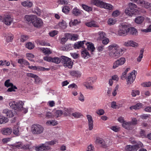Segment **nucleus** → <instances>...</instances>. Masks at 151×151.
I'll return each mask as SVG.
<instances>
[{
    "label": "nucleus",
    "instance_id": "obj_30",
    "mask_svg": "<svg viewBox=\"0 0 151 151\" xmlns=\"http://www.w3.org/2000/svg\"><path fill=\"white\" fill-rule=\"evenodd\" d=\"M128 30V33H129L131 34L134 35H136L137 33V30L134 27H129Z\"/></svg>",
    "mask_w": 151,
    "mask_h": 151
},
{
    "label": "nucleus",
    "instance_id": "obj_28",
    "mask_svg": "<svg viewBox=\"0 0 151 151\" xmlns=\"http://www.w3.org/2000/svg\"><path fill=\"white\" fill-rule=\"evenodd\" d=\"M19 127L17 125L15 126L13 129V133L16 136H19L20 135V132L19 130Z\"/></svg>",
    "mask_w": 151,
    "mask_h": 151
},
{
    "label": "nucleus",
    "instance_id": "obj_13",
    "mask_svg": "<svg viewBox=\"0 0 151 151\" xmlns=\"http://www.w3.org/2000/svg\"><path fill=\"white\" fill-rule=\"evenodd\" d=\"M122 50L110 52H109V55L111 57L115 59H116L122 55Z\"/></svg>",
    "mask_w": 151,
    "mask_h": 151
},
{
    "label": "nucleus",
    "instance_id": "obj_52",
    "mask_svg": "<svg viewBox=\"0 0 151 151\" xmlns=\"http://www.w3.org/2000/svg\"><path fill=\"white\" fill-rule=\"evenodd\" d=\"M70 8L69 7L67 6H65L62 9V12L65 13H67L69 11Z\"/></svg>",
    "mask_w": 151,
    "mask_h": 151
},
{
    "label": "nucleus",
    "instance_id": "obj_42",
    "mask_svg": "<svg viewBox=\"0 0 151 151\" xmlns=\"http://www.w3.org/2000/svg\"><path fill=\"white\" fill-rule=\"evenodd\" d=\"M16 104H17V102L14 101H11L9 104V105L10 107L15 109H16Z\"/></svg>",
    "mask_w": 151,
    "mask_h": 151
},
{
    "label": "nucleus",
    "instance_id": "obj_53",
    "mask_svg": "<svg viewBox=\"0 0 151 151\" xmlns=\"http://www.w3.org/2000/svg\"><path fill=\"white\" fill-rule=\"evenodd\" d=\"M139 91L138 90H132L131 94L132 96L135 97L137 95H139Z\"/></svg>",
    "mask_w": 151,
    "mask_h": 151
},
{
    "label": "nucleus",
    "instance_id": "obj_5",
    "mask_svg": "<svg viewBox=\"0 0 151 151\" xmlns=\"http://www.w3.org/2000/svg\"><path fill=\"white\" fill-rule=\"evenodd\" d=\"M13 18L10 15H4L0 16V21L2 22L4 24L7 25H10L13 22Z\"/></svg>",
    "mask_w": 151,
    "mask_h": 151
},
{
    "label": "nucleus",
    "instance_id": "obj_6",
    "mask_svg": "<svg viewBox=\"0 0 151 151\" xmlns=\"http://www.w3.org/2000/svg\"><path fill=\"white\" fill-rule=\"evenodd\" d=\"M129 27L127 25L122 24L120 26L118 31V34L119 36L127 35L128 32Z\"/></svg>",
    "mask_w": 151,
    "mask_h": 151
},
{
    "label": "nucleus",
    "instance_id": "obj_35",
    "mask_svg": "<svg viewBox=\"0 0 151 151\" xmlns=\"http://www.w3.org/2000/svg\"><path fill=\"white\" fill-rule=\"evenodd\" d=\"M9 121L8 119L2 115L0 116V124L2 123H5Z\"/></svg>",
    "mask_w": 151,
    "mask_h": 151
},
{
    "label": "nucleus",
    "instance_id": "obj_37",
    "mask_svg": "<svg viewBox=\"0 0 151 151\" xmlns=\"http://www.w3.org/2000/svg\"><path fill=\"white\" fill-rule=\"evenodd\" d=\"M72 109H68L67 108H65L63 112V114L65 116H67L69 114H71V113Z\"/></svg>",
    "mask_w": 151,
    "mask_h": 151
},
{
    "label": "nucleus",
    "instance_id": "obj_4",
    "mask_svg": "<svg viewBox=\"0 0 151 151\" xmlns=\"http://www.w3.org/2000/svg\"><path fill=\"white\" fill-rule=\"evenodd\" d=\"M61 62L65 68H71L72 67L73 62L70 58L64 56H61Z\"/></svg>",
    "mask_w": 151,
    "mask_h": 151
},
{
    "label": "nucleus",
    "instance_id": "obj_49",
    "mask_svg": "<svg viewBox=\"0 0 151 151\" xmlns=\"http://www.w3.org/2000/svg\"><path fill=\"white\" fill-rule=\"evenodd\" d=\"M33 12L38 15L39 16L40 14V10L37 7H36L34 8V10H33Z\"/></svg>",
    "mask_w": 151,
    "mask_h": 151
},
{
    "label": "nucleus",
    "instance_id": "obj_18",
    "mask_svg": "<svg viewBox=\"0 0 151 151\" xmlns=\"http://www.w3.org/2000/svg\"><path fill=\"white\" fill-rule=\"evenodd\" d=\"M96 143L98 144H100L104 147H106L107 146V145L106 143L103 139L101 138H98L96 139Z\"/></svg>",
    "mask_w": 151,
    "mask_h": 151
},
{
    "label": "nucleus",
    "instance_id": "obj_34",
    "mask_svg": "<svg viewBox=\"0 0 151 151\" xmlns=\"http://www.w3.org/2000/svg\"><path fill=\"white\" fill-rule=\"evenodd\" d=\"M58 25L61 28L63 29H65L67 27V24L66 22L63 20L59 22L58 23Z\"/></svg>",
    "mask_w": 151,
    "mask_h": 151
},
{
    "label": "nucleus",
    "instance_id": "obj_23",
    "mask_svg": "<svg viewBox=\"0 0 151 151\" xmlns=\"http://www.w3.org/2000/svg\"><path fill=\"white\" fill-rule=\"evenodd\" d=\"M81 56L84 59H88L90 57V55L87 50H84L82 51L81 52Z\"/></svg>",
    "mask_w": 151,
    "mask_h": 151
},
{
    "label": "nucleus",
    "instance_id": "obj_21",
    "mask_svg": "<svg viewBox=\"0 0 151 151\" xmlns=\"http://www.w3.org/2000/svg\"><path fill=\"white\" fill-rule=\"evenodd\" d=\"M85 24L86 26L89 27H99V26L97 24L96 22L94 21H92L86 23H85Z\"/></svg>",
    "mask_w": 151,
    "mask_h": 151
},
{
    "label": "nucleus",
    "instance_id": "obj_60",
    "mask_svg": "<svg viewBox=\"0 0 151 151\" xmlns=\"http://www.w3.org/2000/svg\"><path fill=\"white\" fill-rule=\"evenodd\" d=\"M35 150L36 151H44L45 150L42 145L39 147H36Z\"/></svg>",
    "mask_w": 151,
    "mask_h": 151
},
{
    "label": "nucleus",
    "instance_id": "obj_26",
    "mask_svg": "<svg viewBox=\"0 0 151 151\" xmlns=\"http://www.w3.org/2000/svg\"><path fill=\"white\" fill-rule=\"evenodd\" d=\"M86 45L87 46L88 49L91 52H93L95 50L94 45L92 43L88 42L86 43Z\"/></svg>",
    "mask_w": 151,
    "mask_h": 151
},
{
    "label": "nucleus",
    "instance_id": "obj_9",
    "mask_svg": "<svg viewBox=\"0 0 151 151\" xmlns=\"http://www.w3.org/2000/svg\"><path fill=\"white\" fill-rule=\"evenodd\" d=\"M137 74V71L134 70L128 76L127 80L128 84H131L133 82L135 79Z\"/></svg>",
    "mask_w": 151,
    "mask_h": 151
},
{
    "label": "nucleus",
    "instance_id": "obj_31",
    "mask_svg": "<svg viewBox=\"0 0 151 151\" xmlns=\"http://www.w3.org/2000/svg\"><path fill=\"white\" fill-rule=\"evenodd\" d=\"M18 62L22 65H29V63L26 60L23 59H20L18 60Z\"/></svg>",
    "mask_w": 151,
    "mask_h": 151
},
{
    "label": "nucleus",
    "instance_id": "obj_41",
    "mask_svg": "<svg viewBox=\"0 0 151 151\" xmlns=\"http://www.w3.org/2000/svg\"><path fill=\"white\" fill-rule=\"evenodd\" d=\"M26 47L29 49L31 50L33 49L34 47V44L31 42H28L26 45Z\"/></svg>",
    "mask_w": 151,
    "mask_h": 151
},
{
    "label": "nucleus",
    "instance_id": "obj_11",
    "mask_svg": "<svg viewBox=\"0 0 151 151\" xmlns=\"http://www.w3.org/2000/svg\"><path fill=\"white\" fill-rule=\"evenodd\" d=\"M27 76L28 77L34 78L35 84H38L40 83V79L37 75L31 73H28L27 74Z\"/></svg>",
    "mask_w": 151,
    "mask_h": 151
},
{
    "label": "nucleus",
    "instance_id": "obj_59",
    "mask_svg": "<svg viewBox=\"0 0 151 151\" xmlns=\"http://www.w3.org/2000/svg\"><path fill=\"white\" fill-rule=\"evenodd\" d=\"M87 151H94V147L92 144H90L88 146Z\"/></svg>",
    "mask_w": 151,
    "mask_h": 151
},
{
    "label": "nucleus",
    "instance_id": "obj_16",
    "mask_svg": "<svg viewBox=\"0 0 151 151\" xmlns=\"http://www.w3.org/2000/svg\"><path fill=\"white\" fill-rule=\"evenodd\" d=\"M129 9L130 10L131 12H132L133 14H134L136 12L137 10V6L134 4L132 3H130L129 4Z\"/></svg>",
    "mask_w": 151,
    "mask_h": 151
},
{
    "label": "nucleus",
    "instance_id": "obj_7",
    "mask_svg": "<svg viewBox=\"0 0 151 151\" xmlns=\"http://www.w3.org/2000/svg\"><path fill=\"white\" fill-rule=\"evenodd\" d=\"M96 81V78L94 77H90L87 79L86 82L84 83V85L86 88L90 90H93L94 89V87L91 85L93 84Z\"/></svg>",
    "mask_w": 151,
    "mask_h": 151
},
{
    "label": "nucleus",
    "instance_id": "obj_54",
    "mask_svg": "<svg viewBox=\"0 0 151 151\" xmlns=\"http://www.w3.org/2000/svg\"><path fill=\"white\" fill-rule=\"evenodd\" d=\"M57 143H58L57 141V140H53L50 141L46 142V144L49 145H53Z\"/></svg>",
    "mask_w": 151,
    "mask_h": 151
},
{
    "label": "nucleus",
    "instance_id": "obj_56",
    "mask_svg": "<svg viewBox=\"0 0 151 151\" xmlns=\"http://www.w3.org/2000/svg\"><path fill=\"white\" fill-rule=\"evenodd\" d=\"M6 37L7 41L8 42H11L13 39V36L11 34H9Z\"/></svg>",
    "mask_w": 151,
    "mask_h": 151
},
{
    "label": "nucleus",
    "instance_id": "obj_22",
    "mask_svg": "<svg viewBox=\"0 0 151 151\" xmlns=\"http://www.w3.org/2000/svg\"><path fill=\"white\" fill-rule=\"evenodd\" d=\"M72 13L74 15L78 16L81 15L82 11L76 8H75L72 10Z\"/></svg>",
    "mask_w": 151,
    "mask_h": 151
},
{
    "label": "nucleus",
    "instance_id": "obj_1",
    "mask_svg": "<svg viewBox=\"0 0 151 151\" xmlns=\"http://www.w3.org/2000/svg\"><path fill=\"white\" fill-rule=\"evenodd\" d=\"M25 18L27 21L32 22L35 27L40 28L43 25V22L42 20L37 17L35 15H26Z\"/></svg>",
    "mask_w": 151,
    "mask_h": 151
},
{
    "label": "nucleus",
    "instance_id": "obj_48",
    "mask_svg": "<svg viewBox=\"0 0 151 151\" xmlns=\"http://www.w3.org/2000/svg\"><path fill=\"white\" fill-rule=\"evenodd\" d=\"M141 31L143 32L147 33L151 32V25H150L148 27L145 29H141Z\"/></svg>",
    "mask_w": 151,
    "mask_h": 151
},
{
    "label": "nucleus",
    "instance_id": "obj_25",
    "mask_svg": "<svg viewBox=\"0 0 151 151\" xmlns=\"http://www.w3.org/2000/svg\"><path fill=\"white\" fill-rule=\"evenodd\" d=\"M70 75L76 77H80L81 76V73L78 71L72 70L70 72Z\"/></svg>",
    "mask_w": 151,
    "mask_h": 151
},
{
    "label": "nucleus",
    "instance_id": "obj_44",
    "mask_svg": "<svg viewBox=\"0 0 151 151\" xmlns=\"http://www.w3.org/2000/svg\"><path fill=\"white\" fill-rule=\"evenodd\" d=\"M11 87L9 88L7 90L8 92L16 91V90L17 89V88L15 86L11 85L10 86Z\"/></svg>",
    "mask_w": 151,
    "mask_h": 151
},
{
    "label": "nucleus",
    "instance_id": "obj_36",
    "mask_svg": "<svg viewBox=\"0 0 151 151\" xmlns=\"http://www.w3.org/2000/svg\"><path fill=\"white\" fill-rule=\"evenodd\" d=\"M47 125L55 126L58 124V122L55 120H48L46 123Z\"/></svg>",
    "mask_w": 151,
    "mask_h": 151
},
{
    "label": "nucleus",
    "instance_id": "obj_20",
    "mask_svg": "<svg viewBox=\"0 0 151 151\" xmlns=\"http://www.w3.org/2000/svg\"><path fill=\"white\" fill-rule=\"evenodd\" d=\"M124 45L127 46H131L135 47L138 45V44L130 40L125 42Z\"/></svg>",
    "mask_w": 151,
    "mask_h": 151
},
{
    "label": "nucleus",
    "instance_id": "obj_47",
    "mask_svg": "<svg viewBox=\"0 0 151 151\" xmlns=\"http://www.w3.org/2000/svg\"><path fill=\"white\" fill-rule=\"evenodd\" d=\"M116 22L115 19L110 18L109 19L108 21V23L109 25H112L115 23Z\"/></svg>",
    "mask_w": 151,
    "mask_h": 151
},
{
    "label": "nucleus",
    "instance_id": "obj_32",
    "mask_svg": "<svg viewBox=\"0 0 151 151\" xmlns=\"http://www.w3.org/2000/svg\"><path fill=\"white\" fill-rule=\"evenodd\" d=\"M61 61V57L60 58H59L57 57H54L52 58L51 60L52 62L55 63L56 64H59Z\"/></svg>",
    "mask_w": 151,
    "mask_h": 151
},
{
    "label": "nucleus",
    "instance_id": "obj_43",
    "mask_svg": "<svg viewBox=\"0 0 151 151\" xmlns=\"http://www.w3.org/2000/svg\"><path fill=\"white\" fill-rule=\"evenodd\" d=\"M98 34L99 36V39H102L105 37L106 35V33L102 31L99 32H98Z\"/></svg>",
    "mask_w": 151,
    "mask_h": 151
},
{
    "label": "nucleus",
    "instance_id": "obj_3",
    "mask_svg": "<svg viewBox=\"0 0 151 151\" xmlns=\"http://www.w3.org/2000/svg\"><path fill=\"white\" fill-rule=\"evenodd\" d=\"M44 130V127L38 124H34L32 126L31 132L35 134H40L43 133Z\"/></svg>",
    "mask_w": 151,
    "mask_h": 151
},
{
    "label": "nucleus",
    "instance_id": "obj_29",
    "mask_svg": "<svg viewBox=\"0 0 151 151\" xmlns=\"http://www.w3.org/2000/svg\"><path fill=\"white\" fill-rule=\"evenodd\" d=\"M144 19L143 17L139 16L135 19V22L137 24H141L143 21Z\"/></svg>",
    "mask_w": 151,
    "mask_h": 151
},
{
    "label": "nucleus",
    "instance_id": "obj_50",
    "mask_svg": "<svg viewBox=\"0 0 151 151\" xmlns=\"http://www.w3.org/2000/svg\"><path fill=\"white\" fill-rule=\"evenodd\" d=\"M63 114V112L62 111L60 110H57L55 112V115L56 117H58L61 116Z\"/></svg>",
    "mask_w": 151,
    "mask_h": 151
},
{
    "label": "nucleus",
    "instance_id": "obj_61",
    "mask_svg": "<svg viewBox=\"0 0 151 151\" xmlns=\"http://www.w3.org/2000/svg\"><path fill=\"white\" fill-rule=\"evenodd\" d=\"M58 33V32L57 30H54L52 31L49 33V35L51 37H54Z\"/></svg>",
    "mask_w": 151,
    "mask_h": 151
},
{
    "label": "nucleus",
    "instance_id": "obj_63",
    "mask_svg": "<svg viewBox=\"0 0 151 151\" xmlns=\"http://www.w3.org/2000/svg\"><path fill=\"white\" fill-rule=\"evenodd\" d=\"M72 115L75 118H78L81 116V114L78 112H74L72 114Z\"/></svg>",
    "mask_w": 151,
    "mask_h": 151
},
{
    "label": "nucleus",
    "instance_id": "obj_14",
    "mask_svg": "<svg viewBox=\"0 0 151 151\" xmlns=\"http://www.w3.org/2000/svg\"><path fill=\"white\" fill-rule=\"evenodd\" d=\"M87 118L88 120V129L89 130H92L93 127V120L92 117L90 115L88 114L86 115Z\"/></svg>",
    "mask_w": 151,
    "mask_h": 151
},
{
    "label": "nucleus",
    "instance_id": "obj_40",
    "mask_svg": "<svg viewBox=\"0 0 151 151\" xmlns=\"http://www.w3.org/2000/svg\"><path fill=\"white\" fill-rule=\"evenodd\" d=\"M41 50L43 53L45 54L49 55L52 52L49 49L47 48H42Z\"/></svg>",
    "mask_w": 151,
    "mask_h": 151
},
{
    "label": "nucleus",
    "instance_id": "obj_45",
    "mask_svg": "<svg viewBox=\"0 0 151 151\" xmlns=\"http://www.w3.org/2000/svg\"><path fill=\"white\" fill-rule=\"evenodd\" d=\"M144 50L143 49H142L140 52L139 55L137 58V60L138 62H140L143 57V54Z\"/></svg>",
    "mask_w": 151,
    "mask_h": 151
},
{
    "label": "nucleus",
    "instance_id": "obj_10",
    "mask_svg": "<svg viewBox=\"0 0 151 151\" xmlns=\"http://www.w3.org/2000/svg\"><path fill=\"white\" fill-rule=\"evenodd\" d=\"M125 61L126 60L124 58H121L114 62L113 63L112 68L114 69L118 67L119 65H123L125 63Z\"/></svg>",
    "mask_w": 151,
    "mask_h": 151
},
{
    "label": "nucleus",
    "instance_id": "obj_39",
    "mask_svg": "<svg viewBox=\"0 0 151 151\" xmlns=\"http://www.w3.org/2000/svg\"><path fill=\"white\" fill-rule=\"evenodd\" d=\"M82 6L83 9L87 12L91 11L92 10V8L91 7L84 4H82Z\"/></svg>",
    "mask_w": 151,
    "mask_h": 151
},
{
    "label": "nucleus",
    "instance_id": "obj_17",
    "mask_svg": "<svg viewBox=\"0 0 151 151\" xmlns=\"http://www.w3.org/2000/svg\"><path fill=\"white\" fill-rule=\"evenodd\" d=\"M2 132L3 134L8 135L11 134L12 132V130L11 128L6 127L2 129Z\"/></svg>",
    "mask_w": 151,
    "mask_h": 151
},
{
    "label": "nucleus",
    "instance_id": "obj_46",
    "mask_svg": "<svg viewBox=\"0 0 151 151\" xmlns=\"http://www.w3.org/2000/svg\"><path fill=\"white\" fill-rule=\"evenodd\" d=\"M130 123L129 122H127L124 121L123 123H122V126L124 128L127 129L129 128V126H131Z\"/></svg>",
    "mask_w": 151,
    "mask_h": 151
},
{
    "label": "nucleus",
    "instance_id": "obj_33",
    "mask_svg": "<svg viewBox=\"0 0 151 151\" xmlns=\"http://www.w3.org/2000/svg\"><path fill=\"white\" fill-rule=\"evenodd\" d=\"M142 107V105L141 103H139L135 105L132 106L130 107V109H137L141 108Z\"/></svg>",
    "mask_w": 151,
    "mask_h": 151
},
{
    "label": "nucleus",
    "instance_id": "obj_62",
    "mask_svg": "<svg viewBox=\"0 0 151 151\" xmlns=\"http://www.w3.org/2000/svg\"><path fill=\"white\" fill-rule=\"evenodd\" d=\"M46 117L47 118H51L54 116V115L50 112H47L45 114Z\"/></svg>",
    "mask_w": 151,
    "mask_h": 151
},
{
    "label": "nucleus",
    "instance_id": "obj_64",
    "mask_svg": "<svg viewBox=\"0 0 151 151\" xmlns=\"http://www.w3.org/2000/svg\"><path fill=\"white\" fill-rule=\"evenodd\" d=\"M78 99L82 102H83L84 101V98L83 95L81 93H79V95L78 97Z\"/></svg>",
    "mask_w": 151,
    "mask_h": 151
},
{
    "label": "nucleus",
    "instance_id": "obj_19",
    "mask_svg": "<svg viewBox=\"0 0 151 151\" xmlns=\"http://www.w3.org/2000/svg\"><path fill=\"white\" fill-rule=\"evenodd\" d=\"M21 4L23 6L28 8L31 7L33 5V4L31 1L28 0L22 2L21 3Z\"/></svg>",
    "mask_w": 151,
    "mask_h": 151
},
{
    "label": "nucleus",
    "instance_id": "obj_15",
    "mask_svg": "<svg viewBox=\"0 0 151 151\" xmlns=\"http://www.w3.org/2000/svg\"><path fill=\"white\" fill-rule=\"evenodd\" d=\"M137 3L147 9L151 7V4L145 2L143 0H139Z\"/></svg>",
    "mask_w": 151,
    "mask_h": 151
},
{
    "label": "nucleus",
    "instance_id": "obj_55",
    "mask_svg": "<svg viewBox=\"0 0 151 151\" xmlns=\"http://www.w3.org/2000/svg\"><path fill=\"white\" fill-rule=\"evenodd\" d=\"M130 123V125H135L137 123V119L135 118H133L132 119L131 122H129Z\"/></svg>",
    "mask_w": 151,
    "mask_h": 151
},
{
    "label": "nucleus",
    "instance_id": "obj_12",
    "mask_svg": "<svg viewBox=\"0 0 151 151\" xmlns=\"http://www.w3.org/2000/svg\"><path fill=\"white\" fill-rule=\"evenodd\" d=\"M108 50L110 52H114L122 50L119 46L116 44H112L110 45L108 47Z\"/></svg>",
    "mask_w": 151,
    "mask_h": 151
},
{
    "label": "nucleus",
    "instance_id": "obj_2",
    "mask_svg": "<svg viewBox=\"0 0 151 151\" xmlns=\"http://www.w3.org/2000/svg\"><path fill=\"white\" fill-rule=\"evenodd\" d=\"M91 3L98 7L109 10H111L113 8V6L111 4L104 2L100 0H93L91 1Z\"/></svg>",
    "mask_w": 151,
    "mask_h": 151
},
{
    "label": "nucleus",
    "instance_id": "obj_57",
    "mask_svg": "<svg viewBox=\"0 0 151 151\" xmlns=\"http://www.w3.org/2000/svg\"><path fill=\"white\" fill-rule=\"evenodd\" d=\"M58 4L61 5H65L68 4L67 0H59L58 1Z\"/></svg>",
    "mask_w": 151,
    "mask_h": 151
},
{
    "label": "nucleus",
    "instance_id": "obj_51",
    "mask_svg": "<svg viewBox=\"0 0 151 151\" xmlns=\"http://www.w3.org/2000/svg\"><path fill=\"white\" fill-rule=\"evenodd\" d=\"M10 80L9 79L6 80L4 83V85L6 87H8L11 85H13V84L10 83Z\"/></svg>",
    "mask_w": 151,
    "mask_h": 151
},
{
    "label": "nucleus",
    "instance_id": "obj_27",
    "mask_svg": "<svg viewBox=\"0 0 151 151\" xmlns=\"http://www.w3.org/2000/svg\"><path fill=\"white\" fill-rule=\"evenodd\" d=\"M12 147H15L18 149H21L22 148H24V146L21 142H19L17 143L14 144L12 145Z\"/></svg>",
    "mask_w": 151,
    "mask_h": 151
},
{
    "label": "nucleus",
    "instance_id": "obj_38",
    "mask_svg": "<svg viewBox=\"0 0 151 151\" xmlns=\"http://www.w3.org/2000/svg\"><path fill=\"white\" fill-rule=\"evenodd\" d=\"M17 104L16 105V109H18L19 110H21L23 108V105L24 104L23 102L22 101H19L17 102Z\"/></svg>",
    "mask_w": 151,
    "mask_h": 151
},
{
    "label": "nucleus",
    "instance_id": "obj_58",
    "mask_svg": "<svg viewBox=\"0 0 151 151\" xmlns=\"http://www.w3.org/2000/svg\"><path fill=\"white\" fill-rule=\"evenodd\" d=\"M125 12L126 14L129 16H131L133 14L132 12H131L129 8L126 9Z\"/></svg>",
    "mask_w": 151,
    "mask_h": 151
},
{
    "label": "nucleus",
    "instance_id": "obj_24",
    "mask_svg": "<svg viewBox=\"0 0 151 151\" xmlns=\"http://www.w3.org/2000/svg\"><path fill=\"white\" fill-rule=\"evenodd\" d=\"M85 41L78 42L74 44V47L75 49H78L82 47L85 42Z\"/></svg>",
    "mask_w": 151,
    "mask_h": 151
},
{
    "label": "nucleus",
    "instance_id": "obj_8",
    "mask_svg": "<svg viewBox=\"0 0 151 151\" xmlns=\"http://www.w3.org/2000/svg\"><path fill=\"white\" fill-rule=\"evenodd\" d=\"M142 146L143 144L139 142L138 144L134 145H127L126 147V150L127 151H136L138 148L142 147Z\"/></svg>",
    "mask_w": 151,
    "mask_h": 151
}]
</instances>
